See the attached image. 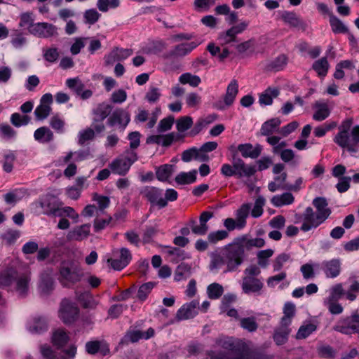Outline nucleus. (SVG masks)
Here are the masks:
<instances>
[{
	"instance_id": "obj_1",
	"label": "nucleus",
	"mask_w": 359,
	"mask_h": 359,
	"mask_svg": "<svg viewBox=\"0 0 359 359\" xmlns=\"http://www.w3.org/2000/svg\"><path fill=\"white\" fill-rule=\"evenodd\" d=\"M351 118L344 120L338 127L339 132L334 137V142L338 146L346 149L349 153L359 151V126L352 127Z\"/></svg>"
},
{
	"instance_id": "obj_2",
	"label": "nucleus",
	"mask_w": 359,
	"mask_h": 359,
	"mask_svg": "<svg viewBox=\"0 0 359 359\" xmlns=\"http://www.w3.org/2000/svg\"><path fill=\"white\" fill-rule=\"evenodd\" d=\"M83 276L81 266L75 261L65 260L59 266L57 280L63 287H70L81 281Z\"/></svg>"
},
{
	"instance_id": "obj_3",
	"label": "nucleus",
	"mask_w": 359,
	"mask_h": 359,
	"mask_svg": "<svg viewBox=\"0 0 359 359\" xmlns=\"http://www.w3.org/2000/svg\"><path fill=\"white\" fill-rule=\"evenodd\" d=\"M227 271H236L245 259V249L238 238L224 249Z\"/></svg>"
},
{
	"instance_id": "obj_4",
	"label": "nucleus",
	"mask_w": 359,
	"mask_h": 359,
	"mask_svg": "<svg viewBox=\"0 0 359 359\" xmlns=\"http://www.w3.org/2000/svg\"><path fill=\"white\" fill-rule=\"evenodd\" d=\"M221 346L235 355L232 359H266L264 355L251 351L247 344L241 341L224 340L221 341Z\"/></svg>"
},
{
	"instance_id": "obj_5",
	"label": "nucleus",
	"mask_w": 359,
	"mask_h": 359,
	"mask_svg": "<svg viewBox=\"0 0 359 359\" xmlns=\"http://www.w3.org/2000/svg\"><path fill=\"white\" fill-rule=\"evenodd\" d=\"M138 159L137 154L134 151L126 150L125 155L120 156L114 159L109 165L114 174L125 176L129 171L131 165Z\"/></svg>"
},
{
	"instance_id": "obj_6",
	"label": "nucleus",
	"mask_w": 359,
	"mask_h": 359,
	"mask_svg": "<svg viewBox=\"0 0 359 359\" xmlns=\"http://www.w3.org/2000/svg\"><path fill=\"white\" fill-rule=\"evenodd\" d=\"M333 330L344 334L357 333L359 336V313L356 311L351 316L340 319L333 327Z\"/></svg>"
},
{
	"instance_id": "obj_7",
	"label": "nucleus",
	"mask_w": 359,
	"mask_h": 359,
	"mask_svg": "<svg viewBox=\"0 0 359 359\" xmlns=\"http://www.w3.org/2000/svg\"><path fill=\"white\" fill-rule=\"evenodd\" d=\"M79 309L75 303L67 299L61 302L59 317L65 324L73 323L78 318Z\"/></svg>"
},
{
	"instance_id": "obj_8",
	"label": "nucleus",
	"mask_w": 359,
	"mask_h": 359,
	"mask_svg": "<svg viewBox=\"0 0 359 359\" xmlns=\"http://www.w3.org/2000/svg\"><path fill=\"white\" fill-rule=\"evenodd\" d=\"M325 221L324 216H319L312 208L307 207L302 214V224L300 229L304 232L309 231L312 229L317 228Z\"/></svg>"
},
{
	"instance_id": "obj_9",
	"label": "nucleus",
	"mask_w": 359,
	"mask_h": 359,
	"mask_svg": "<svg viewBox=\"0 0 359 359\" xmlns=\"http://www.w3.org/2000/svg\"><path fill=\"white\" fill-rule=\"evenodd\" d=\"M151 205H157L159 209L167 206L166 200L163 197V190L155 187H147L141 192Z\"/></svg>"
},
{
	"instance_id": "obj_10",
	"label": "nucleus",
	"mask_w": 359,
	"mask_h": 359,
	"mask_svg": "<svg viewBox=\"0 0 359 359\" xmlns=\"http://www.w3.org/2000/svg\"><path fill=\"white\" fill-rule=\"evenodd\" d=\"M249 22L243 21L236 25L232 26L226 32L221 33L218 39L222 44H228L237 41V35L243 32L248 27Z\"/></svg>"
},
{
	"instance_id": "obj_11",
	"label": "nucleus",
	"mask_w": 359,
	"mask_h": 359,
	"mask_svg": "<svg viewBox=\"0 0 359 359\" xmlns=\"http://www.w3.org/2000/svg\"><path fill=\"white\" fill-rule=\"evenodd\" d=\"M57 28L48 22L35 23L30 27V34L41 38H50L57 34Z\"/></svg>"
},
{
	"instance_id": "obj_12",
	"label": "nucleus",
	"mask_w": 359,
	"mask_h": 359,
	"mask_svg": "<svg viewBox=\"0 0 359 359\" xmlns=\"http://www.w3.org/2000/svg\"><path fill=\"white\" fill-rule=\"evenodd\" d=\"M198 46L195 41L182 43L175 46L172 49L168 51L164 55V58L172 59L184 57L190 53L194 48Z\"/></svg>"
},
{
	"instance_id": "obj_13",
	"label": "nucleus",
	"mask_w": 359,
	"mask_h": 359,
	"mask_svg": "<svg viewBox=\"0 0 359 359\" xmlns=\"http://www.w3.org/2000/svg\"><path fill=\"white\" fill-rule=\"evenodd\" d=\"M130 121V114L121 109L118 108L114 111L111 115L107 119V123L110 126L118 125L120 128L124 130Z\"/></svg>"
},
{
	"instance_id": "obj_14",
	"label": "nucleus",
	"mask_w": 359,
	"mask_h": 359,
	"mask_svg": "<svg viewBox=\"0 0 359 359\" xmlns=\"http://www.w3.org/2000/svg\"><path fill=\"white\" fill-rule=\"evenodd\" d=\"M133 53V50L130 48H121L114 47L111 52L106 55L104 57V65L106 66L112 65L115 62L123 60Z\"/></svg>"
},
{
	"instance_id": "obj_15",
	"label": "nucleus",
	"mask_w": 359,
	"mask_h": 359,
	"mask_svg": "<svg viewBox=\"0 0 359 359\" xmlns=\"http://www.w3.org/2000/svg\"><path fill=\"white\" fill-rule=\"evenodd\" d=\"M199 309V302L194 299L189 303L184 304L177 311L176 318L177 320L193 318L198 314V310Z\"/></svg>"
},
{
	"instance_id": "obj_16",
	"label": "nucleus",
	"mask_w": 359,
	"mask_h": 359,
	"mask_svg": "<svg viewBox=\"0 0 359 359\" xmlns=\"http://www.w3.org/2000/svg\"><path fill=\"white\" fill-rule=\"evenodd\" d=\"M213 217V212L209 211L203 212L199 217L200 224H196L194 219L190 221L191 231L196 235L203 236L208 231V221Z\"/></svg>"
},
{
	"instance_id": "obj_17",
	"label": "nucleus",
	"mask_w": 359,
	"mask_h": 359,
	"mask_svg": "<svg viewBox=\"0 0 359 359\" xmlns=\"http://www.w3.org/2000/svg\"><path fill=\"white\" fill-rule=\"evenodd\" d=\"M236 176L238 178L243 177H250L257 172L255 165H247L244 161L240 158L234 157V169Z\"/></svg>"
},
{
	"instance_id": "obj_18",
	"label": "nucleus",
	"mask_w": 359,
	"mask_h": 359,
	"mask_svg": "<svg viewBox=\"0 0 359 359\" xmlns=\"http://www.w3.org/2000/svg\"><path fill=\"white\" fill-rule=\"evenodd\" d=\"M131 259L130 251L128 248H122L120 249V257L118 259L109 258L107 262L114 270L120 271L128 266Z\"/></svg>"
},
{
	"instance_id": "obj_19",
	"label": "nucleus",
	"mask_w": 359,
	"mask_h": 359,
	"mask_svg": "<svg viewBox=\"0 0 359 359\" xmlns=\"http://www.w3.org/2000/svg\"><path fill=\"white\" fill-rule=\"evenodd\" d=\"M86 351L90 355H95L100 353L102 355L105 356L110 353L109 346L104 341H90L86 344Z\"/></svg>"
},
{
	"instance_id": "obj_20",
	"label": "nucleus",
	"mask_w": 359,
	"mask_h": 359,
	"mask_svg": "<svg viewBox=\"0 0 359 359\" xmlns=\"http://www.w3.org/2000/svg\"><path fill=\"white\" fill-rule=\"evenodd\" d=\"M264 287L262 280L257 278L243 277L241 284L245 294L259 293Z\"/></svg>"
},
{
	"instance_id": "obj_21",
	"label": "nucleus",
	"mask_w": 359,
	"mask_h": 359,
	"mask_svg": "<svg viewBox=\"0 0 359 359\" xmlns=\"http://www.w3.org/2000/svg\"><path fill=\"white\" fill-rule=\"evenodd\" d=\"M59 202V200L54 196L47 194L41 197L36 205L41 208L43 214L51 216Z\"/></svg>"
},
{
	"instance_id": "obj_22",
	"label": "nucleus",
	"mask_w": 359,
	"mask_h": 359,
	"mask_svg": "<svg viewBox=\"0 0 359 359\" xmlns=\"http://www.w3.org/2000/svg\"><path fill=\"white\" fill-rule=\"evenodd\" d=\"M237 149L243 158L255 159L261 155L262 146L259 144H257L255 147L250 143L240 144Z\"/></svg>"
},
{
	"instance_id": "obj_23",
	"label": "nucleus",
	"mask_w": 359,
	"mask_h": 359,
	"mask_svg": "<svg viewBox=\"0 0 359 359\" xmlns=\"http://www.w3.org/2000/svg\"><path fill=\"white\" fill-rule=\"evenodd\" d=\"M321 269L327 278H335L341 271V262L339 259H332L329 261H324L321 264Z\"/></svg>"
},
{
	"instance_id": "obj_24",
	"label": "nucleus",
	"mask_w": 359,
	"mask_h": 359,
	"mask_svg": "<svg viewBox=\"0 0 359 359\" xmlns=\"http://www.w3.org/2000/svg\"><path fill=\"white\" fill-rule=\"evenodd\" d=\"M281 19L292 27L299 28L303 31L306 28V24L294 12L283 11Z\"/></svg>"
},
{
	"instance_id": "obj_25",
	"label": "nucleus",
	"mask_w": 359,
	"mask_h": 359,
	"mask_svg": "<svg viewBox=\"0 0 359 359\" xmlns=\"http://www.w3.org/2000/svg\"><path fill=\"white\" fill-rule=\"evenodd\" d=\"M28 330L32 334H41L48 329L47 320L41 316H36L28 323Z\"/></svg>"
},
{
	"instance_id": "obj_26",
	"label": "nucleus",
	"mask_w": 359,
	"mask_h": 359,
	"mask_svg": "<svg viewBox=\"0 0 359 359\" xmlns=\"http://www.w3.org/2000/svg\"><path fill=\"white\" fill-rule=\"evenodd\" d=\"M30 280L29 273L25 272L19 273L18 272V278L15 280L16 282V291L22 297H25L28 291L29 283Z\"/></svg>"
},
{
	"instance_id": "obj_27",
	"label": "nucleus",
	"mask_w": 359,
	"mask_h": 359,
	"mask_svg": "<svg viewBox=\"0 0 359 359\" xmlns=\"http://www.w3.org/2000/svg\"><path fill=\"white\" fill-rule=\"evenodd\" d=\"M112 107L105 102L100 103L93 111L94 123L103 121L111 113Z\"/></svg>"
},
{
	"instance_id": "obj_28",
	"label": "nucleus",
	"mask_w": 359,
	"mask_h": 359,
	"mask_svg": "<svg viewBox=\"0 0 359 359\" xmlns=\"http://www.w3.org/2000/svg\"><path fill=\"white\" fill-rule=\"evenodd\" d=\"M289 325L280 323V327L275 329L273 338L277 345H283L287 341L290 333Z\"/></svg>"
},
{
	"instance_id": "obj_29",
	"label": "nucleus",
	"mask_w": 359,
	"mask_h": 359,
	"mask_svg": "<svg viewBox=\"0 0 359 359\" xmlns=\"http://www.w3.org/2000/svg\"><path fill=\"white\" fill-rule=\"evenodd\" d=\"M238 93V84L236 80H232L228 85L226 93L224 96V102L226 107L233 104Z\"/></svg>"
},
{
	"instance_id": "obj_30",
	"label": "nucleus",
	"mask_w": 359,
	"mask_h": 359,
	"mask_svg": "<svg viewBox=\"0 0 359 359\" xmlns=\"http://www.w3.org/2000/svg\"><path fill=\"white\" fill-rule=\"evenodd\" d=\"M17 278L18 271L13 268L0 272V287L4 288L11 285Z\"/></svg>"
},
{
	"instance_id": "obj_31",
	"label": "nucleus",
	"mask_w": 359,
	"mask_h": 359,
	"mask_svg": "<svg viewBox=\"0 0 359 359\" xmlns=\"http://www.w3.org/2000/svg\"><path fill=\"white\" fill-rule=\"evenodd\" d=\"M313 205L316 208V213L320 216H324L326 220L331 214V210L327 207L328 203L325 198L317 197L313 201Z\"/></svg>"
},
{
	"instance_id": "obj_32",
	"label": "nucleus",
	"mask_w": 359,
	"mask_h": 359,
	"mask_svg": "<svg viewBox=\"0 0 359 359\" xmlns=\"http://www.w3.org/2000/svg\"><path fill=\"white\" fill-rule=\"evenodd\" d=\"M34 139L40 143H48L53 140V132L46 126L39 128L34 131Z\"/></svg>"
},
{
	"instance_id": "obj_33",
	"label": "nucleus",
	"mask_w": 359,
	"mask_h": 359,
	"mask_svg": "<svg viewBox=\"0 0 359 359\" xmlns=\"http://www.w3.org/2000/svg\"><path fill=\"white\" fill-rule=\"evenodd\" d=\"M280 93L277 88H267L260 94L259 102L260 104L271 105L273 103V99L278 96Z\"/></svg>"
},
{
	"instance_id": "obj_34",
	"label": "nucleus",
	"mask_w": 359,
	"mask_h": 359,
	"mask_svg": "<svg viewBox=\"0 0 359 359\" xmlns=\"http://www.w3.org/2000/svg\"><path fill=\"white\" fill-rule=\"evenodd\" d=\"M287 174L286 172H282L280 175L274 177V181L269 183L268 189L271 192H275L277 190H286L287 183H286V179Z\"/></svg>"
},
{
	"instance_id": "obj_35",
	"label": "nucleus",
	"mask_w": 359,
	"mask_h": 359,
	"mask_svg": "<svg viewBox=\"0 0 359 359\" xmlns=\"http://www.w3.org/2000/svg\"><path fill=\"white\" fill-rule=\"evenodd\" d=\"M317 110L313 115V118L317 121H322L330 114V110L326 103L316 102L313 106Z\"/></svg>"
},
{
	"instance_id": "obj_36",
	"label": "nucleus",
	"mask_w": 359,
	"mask_h": 359,
	"mask_svg": "<svg viewBox=\"0 0 359 359\" xmlns=\"http://www.w3.org/2000/svg\"><path fill=\"white\" fill-rule=\"evenodd\" d=\"M251 205L250 203L243 204L236 211L237 228L243 229L246 224V219L248 217Z\"/></svg>"
},
{
	"instance_id": "obj_37",
	"label": "nucleus",
	"mask_w": 359,
	"mask_h": 359,
	"mask_svg": "<svg viewBox=\"0 0 359 359\" xmlns=\"http://www.w3.org/2000/svg\"><path fill=\"white\" fill-rule=\"evenodd\" d=\"M191 275V265L182 262L180 264L174 273V279L176 281H180L182 280L187 279Z\"/></svg>"
},
{
	"instance_id": "obj_38",
	"label": "nucleus",
	"mask_w": 359,
	"mask_h": 359,
	"mask_svg": "<svg viewBox=\"0 0 359 359\" xmlns=\"http://www.w3.org/2000/svg\"><path fill=\"white\" fill-rule=\"evenodd\" d=\"M280 123L281 121L278 118H271L264 122L260 130L261 135L269 136L273 134L278 128Z\"/></svg>"
},
{
	"instance_id": "obj_39",
	"label": "nucleus",
	"mask_w": 359,
	"mask_h": 359,
	"mask_svg": "<svg viewBox=\"0 0 359 359\" xmlns=\"http://www.w3.org/2000/svg\"><path fill=\"white\" fill-rule=\"evenodd\" d=\"M325 305L327 306L328 311L333 315L341 314L343 311V306L338 302V298L333 296H329L324 301Z\"/></svg>"
},
{
	"instance_id": "obj_40",
	"label": "nucleus",
	"mask_w": 359,
	"mask_h": 359,
	"mask_svg": "<svg viewBox=\"0 0 359 359\" xmlns=\"http://www.w3.org/2000/svg\"><path fill=\"white\" fill-rule=\"evenodd\" d=\"M294 201V198L291 193L286 192L281 195L273 196L271 201L276 207H281L285 205L292 204Z\"/></svg>"
},
{
	"instance_id": "obj_41",
	"label": "nucleus",
	"mask_w": 359,
	"mask_h": 359,
	"mask_svg": "<svg viewBox=\"0 0 359 359\" xmlns=\"http://www.w3.org/2000/svg\"><path fill=\"white\" fill-rule=\"evenodd\" d=\"M237 238L241 243L244 249L247 250H250L253 247L262 248L265 245V241L262 238L248 239L245 236H243Z\"/></svg>"
},
{
	"instance_id": "obj_42",
	"label": "nucleus",
	"mask_w": 359,
	"mask_h": 359,
	"mask_svg": "<svg viewBox=\"0 0 359 359\" xmlns=\"http://www.w3.org/2000/svg\"><path fill=\"white\" fill-rule=\"evenodd\" d=\"M173 172V165L164 164L156 169V178L161 182H166L170 177Z\"/></svg>"
},
{
	"instance_id": "obj_43",
	"label": "nucleus",
	"mask_w": 359,
	"mask_h": 359,
	"mask_svg": "<svg viewBox=\"0 0 359 359\" xmlns=\"http://www.w3.org/2000/svg\"><path fill=\"white\" fill-rule=\"evenodd\" d=\"M196 170H194L189 172H181L175 177V182L177 184H189L196 180Z\"/></svg>"
},
{
	"instance_id": "obj_44",
	"label": "nucleus",
	"mask_w": 359,
	"mask_h": 359,
	"mask_svg": "<svg viewBox=\"0 0 359 359\" xmlns=\"http://www.w3.org/2000/svg\"><path fill=\"white\" fill-rule=\"evenodd\" d=\"M284 316L282 317L280 323L283 325H290L292 318L295 315V306L291 302H286L283 308Z\"/></svg>"
},
{
	"instance_id": "obj_45",
	"label": "nucleus",
	"mask_w": 359,
	"mask_h": 359,
	"mask_svg": "<svg viewBox=\"0 0 359 359\" xmlns=\"http://www.w3.org/2000/svg\"><path fill=\"white\" fill-rule=\"evenodd\" d=\"M41 293L48 294L54 289V280L48 273L43 274L39 285Z\"/></svg>"
},
{
	"instance_id": "obj_46",
	"label": "nucleus",
	"mask_w": 359,
	"mask_h": 359,
	"mask_svg": "<svg viewBox=\"0 0 359 359\" xmlns=\"http://www.w3.org/2000/svg\"><path fill=\"white\" fill-rule=\"evenodd\" d=\"M287 57L281 54L272 60L267 66L269 70L280 71L284 69L287 63Z\"/></svg>"
},
{
	"instance_id": "obj_47",
	"label": "nucleus",
	"mask_w": 359,
	"mask_h": 359,
	"mask_svg": "<svg viewBox=\"0 0 359 359\" xmlns=\"http://www.w3.org/2000/svg\"><path fill=\"white\" fill-rule=\"evenodd\" d=\"M90 224H83L70 232V237L76 241H81L86 238L90 233Z\"/></svg>"
},
{
	"instance_id": "obj_48",
	"label": "nucleus",
	"mask_w": 359,
	"mask_h": 359,
	"mask_svg": "<svg viewBox=\"0 0 359 359\" xmlns=\"http://www.w3.org/2000/svg\"><path fill=\"white\" fill-rule=\"evenodd\" d=\"M53 343L58 348L64 346L69 340L67 333L62 329L57 330L52 337Z\"/></svg>"
},
{
	"instance_id": "obj_49",
	"label": "nucleus",
	"mask_w": 359,
	"mask_h": 359,
	"mask_svg": "<svg viewBox=\"0 0 359 359\" xmlns=\"http://www.w3.org/2000/svg\"><path fill=\"white\" fill-rule=\"evenodd\" d=\"M142 338V332L140 330H129L121 339L120 344H128L130 342L135 343Z\"/></svg>"
},
{
	"instance_id": "obj_50",
	"label": "nucleus",
	"mask_w": 359,
	"mask_h": 359,
	"mask_svg": "<svg viewBox=\"0 0 359 359\" xmlns=\"http://www.w3.org/2000/svg\"><path fill=\"white\" fill-rule=\"evenodd\" d=\"M179 81L182 84H189L192 87H197L201 82L198 76L193 75L190 73H184L180 78Z\"/></svg>"
},
{
	"instance_id": "obj_51",
	"label": "nucleus",
	"mask_w": 359,
	"mask_h": 359,
	"mask_svg": "<svg viewBox=\"0 0 359 359\" xmlns=\"http://www.w3.org/2000/svg\"><path fill=\"white\" fill-rule=\"evenodd\" d=\"M193 125V118L185 116L178 118L176 121V128L179 133H184L190 129Z\"/></svg>"
},
{
	"instance_id": "obj_52",
	"label": "nucleus",
	"mask_w": 359,
	"mask_h": 359,
	"mask_svg": "<svg viewBox=\"0 0 359 359\" xmlns=\"http://www.w3.org/2000/svg\"><path fill=\"white\" fill-rule=\"evenodd\" d=\"M330 23L334 33H346L348 32L347 27L333 14H330Z\"/></svg>"
},
{
	"instance_id": "obj_53",
	"label": "nucleus",
	"mask_w": 359,
	"mask_h": 359,
	"mask_svg": "<svg viewBox=\"0 0 359 359\" xmlns=\"http://www.w3.org/2000/svg\"><path fill=\"white\" fill-rule=\"evenodd\" d=\"M224 292L223 287L217 283H212L208 286L207 293L211 299H219Z\"/></svg>"
},
{
	"instance_id": "obj_54",
	"label": "nucleus",
	"mask_w": 359,
	"mask_h": 359,
	"mask_svg": "<svg viewBox=\"0 0 359 359\" xmlns=\"http://www.w3.org/2000/svg\"><path fill=\"white\" fill-rule=\"evenodd\" d=\"M317 329V326L313 323H309L306 325H302L297 334L296 338L297 339H303L308 337L311 334H312Z\"/></svg>"
},
{
	"instance_id": "obj_55",
	"label": "nucleus",
	"mask_w": 359,
	"mask_h": 359,
	"mask_svg": "<svg viewBox=\"0 0 359 359\" xmlns=\"http://www.w3.org/2000/svg\"><path fill=\"white\" fill-rule=\"evenodd\" d=\"M328 68L329 64L326 57H322L313 64V69L321 76L327 74Z\"/></svg>"
},
{
	"instance_id": "obj_56",
	"label": "nucleus",
	"mask_w": 359,
	"mask_h": 359,
	"mask_svg": "<svg viewBox=\"0 0 359 359\" xmlns=\"http://www.w3.org/2000/svg\"><path fill=\"white\" fill-rule=\"evenodd\" d=\"M155 283L153 282H148L142 284L138 290L137 292V298L144 302L148 297V295L151 292L152 289L154 287Z\"/></svg>"
},
{
	"instance_id": "obj_57",
	"label": "nucleus",
	"mask_w": 359,
	"mask_h": 359,
	"mask_svg": "<svg viewBox=\"0 0 359 359\" xmlns=\"http://www.w3.org/2000/svg\"><path fill=\"white\" fill-rule=\"evenodd\" d=\"M66 85L69 88L74 90L77 95L81 94L85 87L81 80L78 77L67 79Z\"/></svg>"
},
{
	"instance_id": "obj_58",
	"label": "nucleus",
	"mask_w": 359,
	"mask_h": 359,
	"mask_svg": "<svg viewBox=\"0 0 359 359\" xmlns=\"http://www.w3.org/2000/svg\"><path fill=\"white\" fill-rule=\"evenodd\" d=\"M43 53L44 60L50 63L56 62L60 56L58 49L55 47L43 48Z\"/></svg>"
},
{
	"instance_id": "obj_59",
	"label": "nucleus",
	"mask_w": 359,
	"mask_h": 359,
	"mask_svg": "<svg viewBox=\"0 0 359 359\" xmlns=\"http://www.w3.org/2000/svg\"><path fill=\"white\" fill-rule=\"evenodd\" d=\"M265 198L263 196H259L257 198L254 204V207L251 211L252 217L257 218L263 214V207L265 205Z\"/></svg>"
},
{
	"instance_id": "obj_60",
	"label": "nucleus",
	"mask_w": 359,
	"mask_h": 359,
	"mask_svg": "<svg viewBox=\"0 0 359 359\" xmlns=\"http://www.w3.org/2000/svg\"><path fill=\"white\" fill-rule=\"evenodd\" d=\"M30 118L27 115H20L18 113H14L11 116V122L15 127H20L29 123Z\"/></svg>"
},
{
	"instance_id": "obj_61",
	"label": "nucleus",
	"mask_w": 359,
	"mask_h": 359,
	"mask_svg": "<svg viewBox=\"0 0 359 359\" xmlns=\"http://www.w3.org/2000/svg\"><path fill=\"white\" fill-rule=\"evenodd\" d=\"M50 106H48V104H39L34 110V114L37 120H43L46 118L50 111H51Z\"/></svg>"
},
{
	"instance_id": "obj_62",
	"label": "nucleus",
	"mask_w": 359,
	"mask_h": 359,
	"mask_svg": "<svg viewBox=\"0 0 359 359\" xmlns=\"http://www.w3.org/2000/svg\"><path fill=\"white\" fill-rule=\"evenodd\" d=\"M273 255V250L271 249H267L261 250L257 253L258 264L265 268L268 265L267 259Z\"/></svg>"
},
{
	"instance_id": "obj_63",
	"label": "nucleus",
	"mask_w": 359,
	"mask_h": 359,
	"mask_svg": "<svg viewBox=\"0 0 359 359\" xmlns=\"http://www.w3.org/2000/svg\"><path fill=\"white\" fill-rule=\"evenodd\" d=\"M95 137V131L90 128H88L86 130L81 131L79 135L78 143L80 145H83L86 142L92 140Z\"/></svg>"
},
{
	"instance_id": "obj_64",
	"label": "nucleus",
	"mask_w": 359,
	"mask_h": 359,
	"mask_svg": "<svg viewBox=\"0 0 359 359\" xmlns=\"http://www.w3.org/2000/svg\"><path fill=\"white\" fill-rule=\"evenodd\" d=\"M358 294H359V282L355 280L346 292V297L348 300L353 302L356 299Z\"/></svg>"
}]
</instances>
